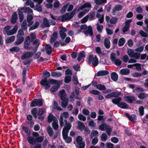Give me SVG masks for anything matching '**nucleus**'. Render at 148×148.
<instances>
[{
  "label": "nucleus",
  "mask_w": 148,
  "mask_h": 148,
  "mask_svg": "<svg viewBox=\"0 0 148 148\" xmlns=\"http://www.w3.org/2000/svg\"><path fill=\"white\" fill-rule=\"evenodd\" d=\"M43 137L40 136L35 138L32 136H29L27 138V140L30 145H34L36 143H41L43 140Z\"/></svg>",
  "instance_id": "1"
},
{
  "label": "nucleus",
  "mask_w": 148,
  "mask_h": 148,
  "mask_svg": "<svg viewBox=\"0 0 148 148\" xmlns=\"http://www.w3.org/2000/svg\"><path fill=\"white\" fill-rule=\"evenodd\" d=\"M84 29V32L85 34H89L90 36H92L93 35L92 29L91 25L88 26L87 27V26L85 25H82L80 26V29Z\"/></svg>",
  "instance_id": "2"
},
{
  "label": "nucleus",
  "mask_w": 148,
  "mask_h": 148,
  "mask_svg": "<svg viewBox=\"0 0 148 148\" xmlns=\"http://www.w3.org/2000/svg\"><path fill=\"white\" fill-rule=\"evenodd\" d=\"M88 64L90 65L92 64L93 66H96L98 64V59L96 56L94 57L92 55H90L88 57Z\"/></svg>",
  "instance_id": "3"
},
{
  "label": "nucleus",
  "mask_w": 148,
  "mask_h": 148,
  "mask_svg": "<svg viewBox=\"0 0 148 148\" xmlns=\"http://www.w3.org/2000/svg\"><path fill=\"white\" fill-rule=\"evenodd\" d=\"M73 16L70 12L67 13L65 14H63L62 16H59L58 19L59 20H61L62 22H64L66 21L67 20H69L71 19L72 18Z\"/></svg>",
  "instance_id": "4"
},
{
  "label": "nucleus",
  "mask_w": 148,
  "mask_h": 148,
  "mask_svg": "<svg viewBox=\"0 0 148 148\" xmlns=\"http://www.w3.org/2000/svg\"><path fill=\"white\" fill-rule=\"evenodd\" d=\"M44 78L42 79L40 82V84L45 87L44 88L47 90L49 88L50 84L49 82V79H47L49 77L45 76Z\"/></svg>",
  "instance_id": "5"
},
{
  "label": "nucleus",
  "mask_w": 148,
  "mask_h": 148,
  "mask_svg": "<svg viewBox=\"0 0 148 148\" xmlns=\"http://www.w3.org/2000/svg\"><path fill=\"white\" fill-rule=\"evenodd\" d=\"M110 58L112 61L114 62V63L116 65L119 66L121 65V61L119 59H116L115 53H111L110 56Z\"/></svg>",
  "instance_id": "6"
},
{
  "label": "nucleus",
  "mask_w": 148,
  "mask_h": 148,
  "mask_svg": "<svg viewBox=\"0 0 148 148\" xmlns=\"http://www.w3.org/2000/svg\"><path fill=\"white\" fill-rule=\"evenodd\" d=\"M67 31V29L64 27H60L59 34L62 40H64L66 36V34L65 33Z\"/></svg>",
  "instance_id": "7"
},
{
  "label": "nucleus",
  "mask_w": 148,
  "mask_h": 148,
  "mask_svg": "<svg viewBox=\"0 0 148 148\" xmlns=\"http://www.w3.org/2000/svg\"><path fill=\"white\" fill-rule=\"evenodd\" d=\"M34 53L32 52L24 51L23 54L21 56V59L22 60H24L32 57Z\"/></svg>",
  "instance_id": "8"
},
{
  "label": "nucleus",
  "mask_w": 148,
  "mask_h": 148,
  "mask_svg": "<svg viewBox=\"0 0 148 148\" xmlns=\"http://www.w3.org/2000/svg\"><path fill=\"white\" fill-rule=\"evenodd\" d=\"M140 56V53H134L133 50L130 49V58H133L136 59H139Z\"/></svg>",
  "instance_id": "9"
},
{
  "label": "nucleus",
  "mask_w": 148,
  "mask_h": 148,
  "mask_svg": "<svg viewBox=\"0 0 148 148\" xmlns=\"http://www.w3.org/2000/svg\"><path fill=\"white\" fill-rule=\"evenodd\" d=\"M123 9V7L121 5H115L114 8L112 9V14L113 15H116L117 11L122 10Z\"/></svg>",
  "instance_id": "10"
},
{
  "label": "nucleus",
  "mask_w": 148,
  "mask_h": 148,
  "mask_svg": "<svg viewBox=\"0 0 148 148\" xmlns=\"http://www.w3.org/2000/svg\"><path fill=\"white\" fill-rule=\"evenodd\" d=\"M121 95V93L120 92H114L108 94L105 97L106 98L109 99L112 97H116L117 95Z\"/></svg>",
  "instance_id": "11"
},
{
  "label": "nucleus",
  "mask_w": 148,
  "mask_h": 148,
  "mask_svg": "<svg viewBox=\"0 0 148 148\" xmlns=\"http://www.w3.org/2000/svg\"><path fill=\"white\" fill-rule=\"evenodd\" d=\"M45 111L42 108H40L38 112L37 115L38 116V119L41 121L44 119V117L42 115L44 113Z\"/></svg>",
  "instance_id": "12"
},
{
  "label": "nucleus",
  "mask_w": 148,
  "mask_h": 148,
  "mask_svg": "<svg viewBox=\"0 0 148 148\" xmlns=\"http://www.w3.org/2000/svg\"><path fill=\"white\" fill-rule=\"evenodd\" d=\"M119 95H117L116 97H115V98L112 99V101L114 104L117 105V106L119 105V104L122 100V98L119 97Z\"/></svg>",
  "instance_id": "13"
},
{
  "label": "nucleus",
  "mask_w": 148,
  "mask_h": 148,
  "mask_svg": "<svg viewBox=\"0 0 148 148\" xmlns=\"http://www.w3.org/2000/svg\"><path fill=\"white\" fill-rule=\"evenodd\" d=\"M16 41L14 42L15 45H18L21 44L24 41V38L23 36H17Z\"/></svg>",
  "instance_id": "14"
},
{
  "label": "nucleus",
  "mask_w": 148,
  "mask_h": 148,
  "mask_svg": "<svg viewBox=\"0 0 148 148\" xmlns=\"http://www.w3.org/2000/svg\"><path fill=\"white\" fill-rule=\"evenodd\" d=\"M62 100L61 106L63 108H66L68 104V102L69 101V99L65 97L61 99Z\"/></svg>",
  "instance_id": "15"
},
{
  "label": "nucleus",
  "mask_w": 148,
  "mask_h": 148,
  "mask_svg": "<svg viewBox=\"0 0 148 148\" xmlns=\"http://www.w3.org/2000/svg\"><path fill=\"white\" fill-rule=\"evenodd\" d=\"M18 16L16 12H14L12 14L10 20L11 23L12 24L15 23L17 21Z\"/></svg>",
  "instance_id": "16"
},
{
  "label": "nucleus",
  "mask_w": 148,
  "mask_h": 148,
  "mask_svg": "<svg viewBox=\"0 0 148 148\" xmlns=\"http://www.w3.org/2000/svg\"><path fill=\"white\" fill-rule=\"evenodd\" d=\"M125 25L122 29L123 32L124 33L126 32L130 27V20H128L125 22Z\"/></svg>",
  "instance_id": "17"
},
{
  "label": "nucleus",
  "mask_w": 148,
  "mask_h": 148,
  "mask_svg": "<svg viewBox=\"0 0 148 148\" xmlns=\"http://www.w3.org/2000/svg\"><path fill=\"white\" fill-rule=\"evenodd\" d=\"M47 54L49 55L51 54L52 52V48L49 44H47L45 47Z\"/></svg>",
  "instance_id": "18"
},
{
  "label": "nucleus",
  "mask_w": 148,
  "mask_h": 148,
  "mask_svg": "<svg viewBox=\"0 0 148 148\" xmlns=\"http://www.w3.org/2000/svg\"><path fill=\"white\" fill-rule=\"evenodd\" d=\"M109 73V72L106 70H101L99 71L97 74V76H100L105 75H108Z\"/></svg>",
  "instance_id": "19"
},
{
  "label": "nucleus",
  "mask_w": 148,
  "mask_h": 148,
  "mask_svg": "<svg viewBox=\"0 0 148 148\" xmlns=\"http://www.w3.org/2000/svg\"><path fill=\"white\" fill-rule=\"evenodd\" d=\"M117 106L121 108L124 109L128 108L129 107L127 103L123 102H120L119 105Z\"/></svg>",
  "instance_id": "20"
},
{
  "label": "nucleus",
  "mask_w": 148,
  "mask_h": 148,
  "mask_svg": "<svg viewBox=\"0 0 148 148\" xmlns=\"http://www.w3.org/2000/svg\"><path fill=\"white\" fill-rule=\"evenodd\" d=\"M104 44L106 49L109 48L110 45V43L109 40L107 38H105L104 40Z\"/></svg>",
  "instance_id": "21"
},
{
  "label": "nucleus",
  "mask_w": 148,
  "mask_h": 148,
  "mask_svg": "<svg viewBox=\"0 0 148 148\" xmlns=\"http://www.w3.org/2000/svg\"><path fill=\"white\" fill-rule=\"evenodd\" d=\"M56 118L53 116L52 114H49L47 117V121L48 123H50L52 122L53 120L54 121H56Z\"/></svg>",
  "instance_id": "22"
},
{
  "label": "nucleus",
  "mask_w": 148,
  "mask_h": 148,
  "mask_svg": "<svg viewBox=\"0 0 148 148\" xmlns=\"http://www.w3.org/2000/svg\"><path fill=\"white\" fill-rule=\"evenodd\" d=\"M111 79L114 81H116L117 80L118 78V76L117 74L115 72H113L111 75Z\"/></svg>",
  "instance_id": "23"
},
{
  "label": "nucleus",
  "mask_w": 148,
  "mask_h": 148,
  "mask_svg": "<svg viewBox=\"0 0 148 148\" xmlns=\"http://www.w3.org/2000/svg\"><path fill=\"white\" fill-rule=\"evenodd\" d=\"M78 129L82 132L84 130L85 127L84 123L80 121H79L78 122Z\"/></svg>",
  "instance_id": "24"
},
{
  "label": "nucleus",
  "mask_w": 148,
  "mask_h": 148,
  "mask_svg": "<svg viewBox=\"0 0 148 148\" xmlns=\"http://www.w3.org/2000/svg\"><path fill=\"white\" fill-rule=\"evenodd\" d=\"M60 86V84H58L57 85H55L52 87L50 89V91L53 93L56 91Z\"/></svg>",
  "instance_id": "25"
},
{
  "label": "nucleus",
  "mask_w": 148,
  "mask_h": 148,
  "mask_svg": "<svg viewBox=\"0 0 148 148\" xmlns=\"http://www.w3.org/2000/svg\"><path fill=\"white\" fill-rule=\"evenodd\" d=\"M31 112L34 118L36 119L37 118V114L38 112L37 109L36 108H33L31 111Z\"/></svg>",
  "instance_id": "26"
},
{
  "label": "nucleus",
  "mask_w": 148,
  "mask_h": 148,
  "mask_svg": "<svg viewBox=\"0 0 148 148\" xmlns=\"http://www.w3.org/2000/svg\"><path fill=\"white\" fill-rule=\"evenodd\" d=\"M120 72L122 75H127L130 73V70L127 69H123L120 70Z\"/></svg>",
  "instance_id": "27"
},
{
  "label": "nucleus",
  "mask_w": 148,
  "mask_h": 148,
  "mask_svg": "<svg viewBox=\"0 0 148 148\" xmlns=\"http://www.w3.org/2000/svg\"><path fill=\"white\" fill-rule=\"evenodd\" d=\"M30 42H24L23 47L25 50L27 49H30L32 48L31 47H29L30 45Z\"/></svg>",
  "instance_id": "28"
},
{
  "label": "nucleus",
  "mask_w": 148,
  "mask_h": 148,
  "mask_svg": "<svg viewBox=\"0 0 148 148\" xmlns=\"http://www.w3.org/2000/svg\"><path fill=\"white\" fill-rule=\"evenodd\" d=\"M43 24L45 27H49L50 26L49 21L46 17L44 18L43 19Z\"/></svg>",
  "instance_id": "29"
},
{
  "label": "nucleus",
  "mask_w": 148,
  "mask_h": 148,
  "mask_svg": "<svg viewBox=\"0 0 148 148\" xmlns=\"http://www.w3.org/2000/svg\"><path fill=\"white\" fill-rule=\"evenodd\" d=\"M39 25V23L38 21H36L34 24L29 29V30H32L37 28Z\"/></svg>",
  "instance_id": "30"
},
{
  "label": "nucleus",
  "mask_w": 148,
  "mask_h": 148,
  "mask_svg": "<svg viewBox=\"0 0 148 148\" xmlns=\"http://www.w3.org/2000/svg\"><path fill=\"white\" fill-rule=\"evenodd\" d=\"M15 39V37L14 36H13L10 37L8 38L5 40V43L6 44L9 43L10 42H13Z\"/></svg>",
  "instance_id": "31"
},
{
  "label": "nucleus",
  "mask_w": 148,
  "mask_h": 148,
  "mask_svg": "<svg viewBox=\"0 0 148 148\" xmlns=\"http://www.w3.org/2000/svg\"><path fill=\"white\" fill-rule=\"evenodd\" d=\"M18 14L20 19V21L21 22H22L24 19V15L23 12L20 10L19 9H18Z\"/></svg>",
  "instance_id": "32"
},
{
  "label": "nucleus",
  "mask_w": 148,
  "mask_h": 148,
  "mask_svg": "<svg viewBox=\"0 0 148 148\" xmlns=\"http://www.w3.org/2000/svg\"><path fill=\"white\" fill-rule=\"evenodd\" d=\"M71 126H65L63 128L62 132L68 133L69 130L71 129Z\"/></svg>",
  "instance_id": "33"
},
{
  "label": "nucleus",
  "mask_w": 148,
  "mask_h": 148,
  "mask_svg": "<svg viewBox=\"0 0 148 148\" xmlns=\"http://www.w3.org/2000/svg\"><path fill=\"white\" fill-rule=\"evenodd\" d=\"M49 82L50 84L49 87L50 86L51 84H55L56 85L58 84H60V83L57 80L51 79H49Z\"/></svg>",
  "instance_id": "34"
},
{
  "label": "nucleus",
  "mask_w": 148,
  "mask_h": 148,
  "mask_svg": "<svg viewBox=\"0 0 148 148\" xmlns=\"http://www.w3.org/2000/svg\"><path fill=\"white\" fill-rule=\"evenodd\" d=\"M51 75L54 77H59L62 75L61 73L60 72H53L51 73Z\"/></svg>",
  "instance_id": "35"
},
{
  "label": "nucleus",
  "mask_w": 148,
  "mask_h": 148,
  "mask_svg": "<svg viewBox=\"0 0 148 148\" xmlns=\"http://www.w3.org/2000/svg\"><path fill=\"white\" fill-rule=\"evenodd\" d=\"M58 120H56V121H53L52 124V127L55 130H57L58 128Z\"/></svg>",
  "instance_id": "36"
},
{
  "label": "nucleus",
  "mask_w": 148,
  "mask_h": 148,
  "mask_svg": "<svg viewBox=\"0 0 148 148\" xmlns=\"http://www.w3.org/2000/svg\"><path fill=\"white\" fill-rule=\"evenodd\" d=\"M108 127L106 123H103L101 124L99 126V129L102 131H104Z\"/></svg>",
  "instance_id": "37"
},
{
  "label": "nucleus",
  "mask_w": 148,
  "mask_h": 148,
  "mask_svg": "<svg viewBox=\"0 0 148 148\" xmlns=\"http://www.w3.org/2000/svg\"><path fill=\"white\" fill-rule=\"evenodd\" d=\"M118 21L117 18L115 17H112L110 19V23L111 24H115Z\"/></svg>",
  "instance_id": "38"
},
{
  "label": "nucleus",
  "mask_w": 148,
  "mask_h": 148,
  "mask_svg": "<svg viewBox=\"0 0 148 148\" xmlns=\"http://www.w3.org/2000/svg\"><path fill=\"white\" fill-rule=\"evenodd\" d=\"M21 10H23L25 12H29V13H32V10L29 7H23L21 8Z\"/></svg>",
  "instance_id": "39"
},
{
  "label": "nucleus",
  "mask_w": 148,
  "mask_h": 148,
  "mask_svg": "<svg viewBox=\"0 0 148 148\" xmlns=\"http://www.w3.org/2000/svg\"><path fill=\"white\" fill-rule=\"evenodd\" d=\"M68 4L64 5L61 8L60 12L61 14H63L66 12L68 7Z\"/></svg>",
  "instance_id": "40"
},
{
  "label": "nucleus",
  "mask_w": 148,
  "mask_h": 148,
  "mask_svg": "<svg viewBox=\"0 0 148 148\" xmlns=\"http://www.w3.org/2000/svg\"><path fill=\"white\" fill-rule=\"evenodd\" d=\"M125 40L124 38H120L119 41L118 46L120 47L123 46L125 43Z\"/></svg>",
  "instance_id": "41"
},
{
  "label": "nucleus",
  "mask_w": 148,
  "mask_h": 148,
  "mask_svg": "<svg viewBox=\"0 0 148 148\" xmlns=\"http://www.w3.org/2000/svg\"><path fill=\"white\" fill-rule=\"evenodd\" d=\"M22 129L26 133L28 134V136H29L31 133L30 130L27 127H26L25 126H23L22 127Z\"/></svg>",
  "instance_id": "42"
},
{
  "label": "nucleus",
  "mask_w": 148,
  "mask_h": 148,
  "mask_svg": "<svg viewBox=\"0 0 148 148\" xmlns=\"http://www.w3.org/2000/svg\"><path fill=\"white\" fill-rule=\"evenodd\" d=\"M91 7V5L90 3H84V5L81 6L80 8L81 10H83V9L86 8H90Z\"/></svg>",
  "instance_id": "43"
},
{
  "label": "nucleus",
  "mask_w": 148,
  "mask_h": 148,
  "mask_svg": "<svg viewBox=\"0 0 148 148\" xmlns=\"http://www.w3.org/2000/svg\"><path fill=\"white\" fill-rule=\"evenodd\" d=\"M97 88L100 90H106V88L104 85L99 84L97 86Z\"/></svg>",
  "instance_id": "44"
},
{
  "label": "nucleus",
  "mask_w": 148,
  "mask_h": 148,
  "mask_svg": "<svg viewBox=\"0 0 148 148\" xmlns=\"http://www.w3.org/2000/svg\"><path fill=\"white\" fill-rule=\"evenodd\" d=\"M47 131L48 134L50 137H51L53 134V131L52 129L50 127H48L47 128Z\"/></svg>",
  "instance_id": "45"
},
{
  "label": "nucleus",
  "mask_w": 148,
  "mask_h": 148,
  "mask_svg": "<svg viewBox=\"0 0 148 148\" xmlns=\"http://www.w3.org/2000/svg\"><path fill=\"white\" fill-rule=\"evenodd\" d=\"M85 146V143L84 141L77 143V147L78 148H84Z\"/></svg>",
  "instance_id": "46"
},
{
  "label": "nucleus",
  "mask_w": 148,
  "mask_h": 148,
  "mask_svg": "<svg viewBox=\"0 0 148 148\" xmlns=\"http://www.w3.org/2000/svg\"><path fill=\"white\" fill-rule=\"evenodd\" d=\"M71 80V77L70 76L67 75L64 78V82L66 84L69 83Z\"/></svg>",
  "instance_id": "47"
},
{
  "label": "nucleus",
  "mask_w": 148,
  "mask_h": 148,
  "mask_svg": "<svg viewBox=\"0 0 148 148\" xmlns=\"http://www.w3.org/2000/svg\"><path fill=\"white\" fill-rule=\"evenodd\" d=\"M33 18L32 15L29 14H28L27 15V19L28 23H29L33 19Z\"/></svg>",
  "instance_id": "48"
},
{
  "label": "nucleus",
  "mask_w": 148,
  "mask_h": 148,
  "mask_svg": "<svg viewBox=\"0 0 148 148\" xmlns=\"http://www.w3.org/2000/svg\"><path fill=\"white\" fill-rule=\"evenodd\" d=\"M89 92L90 93L95 95H99L100 94V92L96 90H90V91Z\"/></svg>",
  "instance_id": "49"
},
{
  "label": "nucleus",
  "mask_w": 148,
  "mask_h": 148,
  "mask_svg": "<svg viewBox=\"0 0 148 148\" xmlns=\"http://www.w3.org/2000/svg\"><path fill=\"white\" fill-rule=\"evenodd\" d=\"M147 96V95L145 93L141 92L138 94V97L141 99H145Z\"/></svg>",
  "instance_id": "50"
},
{
  "label": "nucleus",
  "mask_w": 148,
  "mask_h": 148,
  "mask_svg": "<svg viewBox=\"0 0 148 148\" xmlns=\"http://www.w3.org/2000/svg\"><path fill=\"white\" fill-rule=\"evenodd\" d=\"M137 119L136 116L134 114H132L130 116V121L133 123H134L135 121Z\"/></svg>",
  "instance_id": "51"
},
{
  "label": "nucleus",
  "mask_w": 148,
  "mask_h": 148,
  "mask_svg": "<svg viewBox=\"0 0 148 148\" xmlns=\"http://www.w3.org/2000/svg\"><path fill=\"white\" fill-rule=\"evenodd\" d=\"M36 102L37 104V106L38 107H40L43 105V100L42 99H37Z\"/></svg>",
  "instance_id": "52"
},
{
  "label": "nucleus",
  "mask_w": 148,
  "mask_h": 148,
  "mask_svg": "<svg viewBox=\"0 0 148 148\" xmlns=\"http://www.w3.org/2000/svg\"><path fill=\"white\" fill-rule=\"evenodd\" d=\"M97 26V29L98 31L100 33L102 32V30L103 28V26L102 25H100L97 23L96 24Z\"/></svg>",
  "instance_id": "53"
},
{
  "label": "nucleus",
  "mask_w": 148,
  "mask_h": 148,
  "mask_svg": "<svg viewBox=\"0 0 148 148\" xmlns=\"http://www.w3.org/2000/svg\"><path fill=\"white\" fill-rule=\"evenodd\" d=\"M139 112L140 115L142 116L144 114V108L143 106L140 107L139 108Z\"/></svg>",
  "instance_id": "54"
},
{
  "label": "nucleus",
  "mask_w": 148,
  "mask_h": 148,
  "mask_svg": "<svg viewBox=\"0 0 148 148\" xmlns=\"http://www.w3.org/2000/svg\"><path fill=\"white\" fill-rule=\"evenodd\" d=\"M60 96V99L65 97V92L64 90H62L59 91Z\"/></svg>",
  "instance_id": "55"
},
{
  "label": "nucleus",
  "mask_w": 148,
  "mask_h": 148,
  "mask_svg": "<svg viewBox=\"0 0 148 148\" xmlns=\"http://www.w3.org/2000/svg\"><path fill=\"white\" fill-rule=\"evenodd\" d=\"M20 49V48L18 47H14L10 49V51L11 52L15 51L17 52Z\"/></svg>",
  "instance_id": "56"
},
{
  "label": "nucleus",
  "mask_w": 148,
  "mask_h": 148,
  "mask_svg": "<svg viewBox=\"0 0 148 148\" xmlns=\"http://www.w3.org/2000/svg\"><path fill=\"white\" fill-rule=\"evenodd\" d=\"M129 58L127 55H124L122 57V60L123 62L126 63L128 61V63H130V60H129Z\"/></svg>",
  "instance_id": "57"
},
{
  "label": "nucleus",
  "mask_w": 148,
  "mask_h": 148,
  "mask_svg": "<svg viewBox=\"0 0 148 148\" xmlns=\"http://www.w3.org/2000/svg\"><path fill=\"white\" fill-rule=\"evenodd\" d=\"M107 136L106 133H103L101 135V139L102 141L105 142L107 139Z\"/></svg>",
  "instance_id": "58"
},
{
  "label": "nucleus",
  "mask_w": 148,
  "mask_h": 148,
  "mask_svg": "<svg viewBox=\"0 0 148 148\" xmlns=\"http://www.w3.org/2000/svg\"><path fill=\"white\" fill-rule=\"evenodd\" d=\"M95 3L98 5L102 4L106 2V0H95Z\"/></svg>",
  "instance_id": "59"
},
{
  "label": "nucleus",
  "mask_w": 148,
  "mask_h": 148,
  "mask_svg": "<svg viewBox=\"0 0 148 148\" xmlns=\"http://www.w3.org/2000/svg\"><path fill=\"white\" fill-rule=\"evenodd\" d=\"M78 118L80 120L83 121H85L86 119V117L85 116L80 114H78Z\"/></svg>",
  "instance_id": "60"
},
{
  "label": "nucleus",
  "mask_w": 148,
  "mask_h": 148,
  "mask_svg": "<svg viewBox=\"0 0 148 148\" xmlns=\"http://www.w3.org/2000/svg\"><path fill=\"white\" fill-rule=\"evenodd\" d=\"M36 99H34L31 102L30 104V106L31 107H34L37 106V103L36 102Z\"/></svg>",
  "instance_id": "61"
},
{
  "label": "nucleus",
  "mask_w": 148,
  "mask_h": 148,
  "mask_svg": "<svg viewBox=\"0 0 148 148\" xmlns=\"http://www.w3.org/2000/svg\"><path fill=\"white\" fill-rule=\"evenodd\" d=\"M89 18V15H87L85 17H84L81 20V23H84L86 22L87 21L88 18Z\"/></svg>",
  "instance_id": "62"
},
{
  "label": "nucleus",
  "mask_w": 148,
  "mask_h": 148,
  "mask_svg": "<svg viewBox=\"0 0 148 148\" xmlns=\"http://www.w3.org/2000/svg\"><path fill=\"white\" fill-rule=\"evenodd\" d=\"M132 75L134 77H140L142 76V74L140 73L136 72L133 73L132 74Z\"/></svg>",
  "instance_id": "63"
},
{
  "label": "nucleus",
  "mask_w": 148,
  "mask_h": 148,
  "mask_svg": "<svg viewBox=\"0 0 148 148\" xmlns=\"http://www.w3.org/2000/svg\"><path fill=\"white\" fill-rule=\"evenodd\" d=\"M139 34L142 37H148L147 34L142 30H141Z\"/></svg>",
  "instance_id": "64"
}]
</instances>
